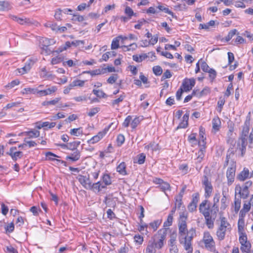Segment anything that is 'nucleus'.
I'll use <instances>...</instances> for the list:
<instances>
[{
	"label": "nucleus",
	"mask_w": 253,
	"mask_h": 253,
	"mask_svg": "<svg viewBox=\"0 0 253 253\" xmlns=\"http://www.w3.org/2000/svg\"><path fill=\"white\" fill-rule=\"evenodd\" d=\"M219 193H215L213 198V204L211 206L210 202L205 200L199 205V211L205 217V223L209 229H212L218 211L217 204L220 199Z\"/></svg>",
	"instance_id": "f257e3e1"
},
{
	"label": "nucleus",
	"mask_w": 253,
	"mask_h": 253,
	"mask_svg": "<svg viewBox=\"0 0 253 253\" xmlns=\"http://www.w3.org/2000/svg\"><path fill=\"white\" fill-rule=\"evenodd\" d=\"M179 241L183 245L184 249L188 253L193 252V248L191 242L195 233V230L192 229L189 231L187 230L186 221H180L178 224Z\"/></svg>",
	"instance_id": "f03ea898"
},
{
	"label": "nucleus",
	"mask_w": 253,
	"mask_h": 253,
	"mask_svg": "<svg viewBox=\"0 0 253 253\" xmlns=\"http://www.w3.org/2000/svg\"><path fill=\"white\" fill-rule=\"evenodd\" d=\"M167 229L166 228L161 229L158 232L156 236H158V239L156 241H149L145 249V253H156L157 249H161L164 245V241L167 236Z\"/></svg>",
	"instance_id": "7ed1b4c3"
},
{
	"label": "nucleus",
	"mask_w": 253,
	"mask_h": 253,
	"mask_svg": "<svg viewBox=\"0 0 253 253\" xmlns=\"http://www.w3.org/2000/svg\"><path fill=\"white\" fill-rule=\"evenodd\" d=\"M250 119L249 117H247L243 127L241 138L238 143V147H239V149L241 151L242 156H244L246 151V147L247 145V139L250 129Z\"/></svg>",
	"instance_id": "20e7f679"
},
{
	"label": "nucleus",
	"mask_w": 253,
	"mask_h": 253,
	"mask_svg": "<svg viewBox=\"0 0 253 253\" xmlns=\"http://www.w3.org/2000/svg\"><path fill=\"white\" fill-rule=\"evenodd\" d=\"M201 247L210 252L215 251V243L209 231H205L202 239L200 242Z\"/></svg>",
	"instance_id": "39448f33"
},
{
	"label": "nucleus",
	"mask_w": 253,
	"mask_h": 253,
	"mask_svg": "<svg viewBox=\"0 0 253 253\" xmlns=\"http://www.w3.org/2000/svg\"><path fill=\"white\" fill-rule=\"evenodd\" d=\"M239 240L241 244L240 250L242 253H250L251 244L248 240L247 235L242 233V235H239Z\"/></svg>",
	"instance_id": "423d86ee"
},
{
	"label": "nucleus",
	"mask_w": 253,
	"mask_h": 253,
	"mask_svg": "<svg viewBox=\"0 0 253 253\" xmlns=\"http://www.w3.org/2000/svg\"><path fill=\"white\" fill-rule=\"evenodd\" d=\"M113 123L111 124L108 126L106 127L103 131H100L98 134L93 136L91 139L87 140V142L88 144H93L99 141L106 134Z\"/></svg>",
	"instance_id": "0eeeda50"
},
{
	"label": "nucleus",
	"mask_w": 253,
	"mask_h": 253,
	"mask_svg": "<svg viewBox=\"0 0 253 253\" xmlns=\"http://www.w3.org/2000/svg\"><path fill=\"white\" fill-rule=\"evenodd\" d=\"M9 17L13 20L17 22L21 25H31L35 24L33 20L29 18H27L24 16L22 17H18L16 16L10 15Z\"/></svg>",
	"instance_id": "6e6552de"
},
{
	"label": "nucleus",
	"mask_w": 253,
	"mask_h": 253,
	"mask_svg": "<svg viewBox=\"0 0 253 253\" xmlns=\"http://www.w3.org/2000/svg\"><path fill=\"white\" fill-rule=\"evenodd\" d=\"M203 184L205 188V196L206 198H209L212 193L213 188L211 182L209 180L207 176H205L203 181Z\"/></svg>",
	"instance_id": "1a4fd4ad"
},
{
	"label": "nucleus",
	"mask_w": 253,
	"mask_h": 253,
	"mask_svg": "<svg viewBox=\"0 0 253 253\" xmlns=\"http://www.w3.org/2000/svg\"><path fill=\"white\" fill-rule=\"evenodd\" d=\"M235 171L236 165L235 163L233 162L231 167L228 168L226 172V176L228 179V183L229 184H231L234 181Z\"/></svg>",
	"instance_id": "9d476101"
},
{
	"label": "nucleus",
	"mask_w": 253,
	"mask_h": 253,
	"mask_svg": "<svg viewBox=\"0 0 253 253\" xmlns=\"http://www.w3.org/2000/svg\"><path fill=\"white\" fill-rule=\"evenodd\" d=\"M196 82L194 78L185 79L182 83L181 87L186 91H189L194 86Z\"/></svg>",
	"instance_id": "9b49d317"
},
{
	"label": "nucleus",
	"mask_w": 253,
	"mask_h": 253,
	"mask_svg": "<svg viewBox=\"0 0 253 253\" xmlns=\"http://www.w3.org/2000/svg\"><path fill=\"white\" fill-rule=\"evenodd\" d=\"M237 194L240 195V198L245 199L249 194V191L248 188L243 185L242 187L237 185L235 187V195H236Z\"/></svg>",
	"instance_id": "f8f14e48"
},
{
	"label": "nucleus",
	"mask_w": 253,
	"mask_h": 253,
	"mask_svg": "<svg viewBox=\"0 0 253 253\" xmlns=\"http://www.w3.org/2000/svg\"><path fill=\"white\" fill-rule=\"evenodd\" d=\"M78 180L82 185L86 189L90 188L91 184V181L89 177H86L84 175H79L78 177Z\"/></svg>",
	"instance_id": "ddd939ff"
},
{
	"label": "nucleus",
	"mask_w": 253,
	"mask_h": 253,
	"mask_svg": "<svg viewBox=\"0 0 253 253\" xmlns=\"http://www.w3.org/2000/svg\"><path fill=\"white\" fill-rule=\"evenodd\" d=\"M205 149L206 147H201L198 152L196 153L195 155L196 158L194 159V160L195 163L196 164L201 163L203 161V158L205 157Z\"/></svg>",
	"instance_id": "4468645a"
},
{
	"label": "nucleus",
	"mask_w": 253,
	"mask_h": 253,
	"mask_svg": "<svg viewBox=\"0 0 253 253\" xmlns=\"http://www.w3.org/2000/svg\"><path fill=\"white\" fill-rule=\"evenodd\" d=\"M228 191V189L227 188H224L222 190L223 197L221 200L220 209L223 210H225L227 206L228 201H227V195Z\"/></svg>",
	"instance_id": "2eb2a0df"
},
{
	"label": "nucleus",
	"mask_w": 253,
	"mask_h": 253,
	"mask_svg": "<svg viewBox=\"0 0 253 253\" xmlns=\"http://www.w3.org/2000/svg\"><path fill=\"white\" fill-rule=\"evenodd\" d=\"M103 188H105V185H104L101 181H98L97 182L93 184L91 182L90 186L88 189L91 190L95 192H99Z\"/></svg>",
	"instance_id": "dca6fc26"
},
{
	"label": "nucleus",
	"mask_w": 253,
	"mask_h": 253,
	"mask_svg": "<svg viewBox=\"0 0 253 253\" xmlns=\"http://www.w3.org/2000/svg\"><path fill=\"white\" fill-rule=\"evenodd\" d=\"M245 217L239 215V219L238 221V229L239 235L242 234H246L244 232L245 227Z\"/></svg>",
	"instance_id": "f3484780"
},
{
	"label": "nucleus",
	"mask_w": 253,
	"mask_h": 253,
	"mask_svg": "<svg viewBox=\"0 0 253 253\" xmlns=\"http://www.w3.org/2000/svg\"><path fill=\"white\" fill-rule=\"evenodd\" d=\"M81 157V153L78 150H76L70 155L67 156L66 160H70L72 162H76L78 161Z\"/></svg>",
	"instance_id": "a211bd4d"
},
{
	"label": "nucleus",
	"mask_w": 253,
	"mask_h": 253,
	"mask_svg": "<svg viewBox=\"0 0 253 253\" xmlns=\"http://www.w3.org/2000/svg\"><path fill=\"white\" fill-rule=\"evenodd\" d=\"M189 114L187 113L185 114L183 117L182 121L179 123L177 126L176 129L179 128H185L188 125Z\"/></svg>",
	"instance_id": "6ab92c4d"
},
{
	"label": "nucleus",
	"mask_w": 253,
	"mask_h": 253,
	"mask_svg": "<svg viewBox=\"0 0 253 253\" xmlns=\"http://www.w3.org/2000/svg\"><path fill=\"white\" fill-rule=\"evenodd\" d=\"M210 93V89L208 87L204 88L202 90L199 89H194L193 90V95L200 98L203 96L206 95Z\"/></svg>",
	"instance_id": "aec40b11"
},
{
	"label": "nucleus",
	"mask_w": 253,
	"mask_h": 253,
	"mask_svg": "<svg viewBox=\"0 0 253 253\" xmlns=\"http://www.w3.org/2000/svg\"><path fill=\"white\" fill-rule=\"evenodd\" d=\"M204 128L202 126H201L199 128V135L200 136V138L199 141V144L201 147H206V142H205V140H206V137H205L204 136Z\"/></svg>",
	"instance_id": "412c9836"
},
{
	"label": "nucleus",
	"mask_w": 253,
	"mask_h": 253,
	"mask_svg": "<svg viewBox=\"0 0 253 253\" xmlns=\"http://www.w3.org/2000/svg\"><path fill=\"white\" fill-rule=\"evenodd\" d=\"M251 207L249 203H248L247 202H245L242 209L239 212V215L240 216L245 217L246 214L250 211Z\"/></svg>",
	"instance_id": "4be33fe9"
},
{
	"label": "nucleus",
	"mask_w": 253,
	"mask_h": 253,
	"mask_svg": "<svg viewBox=\"0 0 253 253\" xmlns=\"http://www.w3.org/2000/svg\"><path fill=\"white\" fill-rule=\"evenodd\" d=\"M28 138H37L40 136V132L39 130L32 129L31 130L25 131L24 132Z\"/></svg>",
	"instance_id": "5701e85b"
},
{
	"label": "nucleus",
	"mask_w": 253,
	"mask_h": 253,
	"mask_svg": "<svg viewBox=\"0 0 253 253\" xmlns=\"http://www.w3.org/2000/svg\"><path fill=\"white\" fill-rule=\"evenodd\" d=\"M117 171L122 175H127L126 165L125 162L121 163L116 168Z\"/></svg>",
	"instance_id": "b1692460"
},
{
	"label": "nucleus",
	"mask_w": 253,
	"mask_h": 253,
	"mask_svg": "<svg viewBox=\"0 0 253 253\" xmlns=\"http://www.w3.org/2000/svg\"><path fill=\"white\" fill-rule=\"evenodd\" d=\"M249 170L244 168V169L238 175L237 179L240 181H244L249 177Z\"/></svg>",
	"instance_id": "393cba45"
},
{
	"label": "nucleus",
	"mask_w": 253,
	"mask_h": 253,
	"mask_svg": "<svg viewBox=\"0 0 253 253\" xmlns=\"http://www.w3.org/2000/svg\"><path fill=\"white\" fill-rule=\"evenodd\" d=\"M226 231V228L219 227L216 231V236L219 240L221 241L224 239Z\"/></svg>",
	"instance_id": "a878e982"
},
{
	"label": "nucleus",
	"mask_w": 253,
	"mask_h": 253,
	"mask_svg": "<svg viewBox=\"0 0 253 253\" xmlns=\"http://www.w3.org/2000/svg\"><path fill=\"white\" fill-rule=\"evenodd\" d=\"M146 159V155L144 153L138 154L133 160L134 163L142 165L144 163Z\"/></svg>",
	"instance_id": "bb28decb"
},
{
	"label": "nucleus",
	"mask_w": 253,
	"mask_h": 253,
	"mask_svg": "<svg viewBox=\"0 0 253 253\" xmlns=\"http://www.w3.org/2000/svg\"><path fill=\"white\" fill-rule=\"evenodd\" d=\"M220 121L218 117L214 118L212 120V129L215 132L219 130L220 127Z\"/></svg>",
	"instance_id": "cd10ccee"
},
{
	"label": "nucleus",
	"mask_w": 253,
	"mask_h": 253,
	"mask_svg": "<svg viewBox=\"0 0 253 253\" xmlns=\"http://www.w3.org/2000/svg\"><path fill=\"white\" fill-rule=\"evenodd\" d=\"M162 222V219H157L154 220L153 222H151L149 223V228H151L153 229V231H156L160 225L161 224Z\"/></svg>",
	"instance_id": "c85d7f7f"
},
{
	"label": "nucleus",
	"mask_w": 253,
	"mask_h": 253,
	"mask_svg": "<svg viewBox=\"0 0 253 253\" xmlns=\"http://www.w3.org/2000/svg\"><path fill=\"white\" fill-rule=\"evenodd\" d=\"M7 154L10 156L14 161H16L18 159H20L23 156V153L21 151H17L14 153L7 152Z\"/></svg>",
	"instance_id": "c756f323"
},
{
	"label": "nucleus",
	"mask_w": 253,
	"mask_h": 253,
	"mask_svg": "<svg viewBox=\"0 0 253 253\" xmlns=\"http://www.w3.org/2000/svg\"><path fill=\"white\" fill-rule=\"evenodd\" d=\"M157 146L158 145L155 142H151L148 145H145L144 149L147 151H150L153 152L154 151L157 150Z\"/></svg>",
	"instance_id": "7c9ffc66"
},
{
	"label": "nucleus",
	"mask_w": 253,
	"mask_h": 253,
	"mask_svg": "<svg viewBox=\"0 0 253 253\" xmlns=\"http://www.w3.org/2000/svg\"><path fill=\"white\" fill-rule=\"evenodd\" d=\"M101 179L102 180V182L101 183H103L104 185H105V188L107 186L110 185L112 183L110 176L108 174H104Z\"/></svg>",
	"instance_id": "2f4dec72"
},
{
	"label": "nucleus",
	"mask_w": 253,
	"mask_h": 253,
	"mask_svg": "<svg viewBox=\"0 0 253 253\" xmlns=\"http://www.w3.org/2000/svg\"><path fill=\"white\" fill-rule=\"evenodd\" d=\"M92 93L100 98H106L108 97V95L102 90L93 89Z\"/></svg>",
	"instance_id": "473e14b6"
},
{
	"label": "nucleus",
	"mask_w": 253,
	"mask_h": 253,
	"mask_svg": "<svg viewBox=\"0 0 253 253\" xmlns=\"http://www.w3.org/2000/svg\"><path fill=\"white\" fill-rule=\"evenodd\" d=\"M241 200L240 198H237L235 195L234 203V211L236 213H238L241 208Z\"/></svg>",
	"instance_id": "72a5a7b5"
},
{
	"label": "nucleus",
	"mask_w": 253,
	"mask_h": 253,
	"mask_svg": "<svg viewBox=\"0 0 253 253\" xmlns=\"http://www.w3.org/2000/svg\"><path fill=\"white\" fill-rule=\"evenodd\" d=\"M126 98V95L125 93H123L119 97L116 99L113 100L112 101V105L115 107L116 105L119 106L120 102H122L124 99Z\"/></svg>",
	"instance_id": "f704fd0d"
},
{
	"label": "nucleus",
	"mask_w": 253,
	"mask_h": 253,
	"mask_svg": "<svg viewBox=\"0 0 253 253\" xmlns=\"http://www.w3.org/2000/svg\"><path fill=\"white\" fill-rule=\"evenodd\" d=\"M85 82V81L75 80L70 83L71 86H72L73 88L76 86L83 87L84 85Z\"/></svg>",
	"instance_id": "c9c22d12"
},
{
	"label": "nucleus",
	"mask_w": 253,
	"mask_h": 253,
	"mask_svg": "<svg viewBox=\"0 0 253 253\" xmlns=\"http://www.w3.org/2000/svg\"><path fill=\"white\" fill-rule=\"evenodd\" d=\"M177 233L174 231L170 233V239L168 241V244H176Z\"/></svg>",
	"instance_id": "e433bc0d"
},
{
	"label": "nucleus",
	"mask_w": 253,
	"mask_h": 253,
	"mask_svg": "<svg viewBox=\"0 0 253 253\" xmlns=\"http://www.w3.org/2000/svg\"><path fill=\"white\" fill-rule=\"evenodd\" d=\"M147 57V56L145 54L139 55L135 54L132 56V59L135 62L140 63L146 58Z\"/></svg>",
	"instance_id": "4c0bfd02"
},
{
	"label": "nucleus",
	"mask_w": 253,
	"mask_h": 253,
	"mask_svg": "<svg viewBox=\"0 0 253 253\" xmlns=\"http://www.w3.org/2000/svg\"><path fill=\"white\" fill-rule=\"evenodd\" d=\"M239 33L237 32V30L236 29H233L231 30L228 34L227 36L225 38V41L226 42H229L233 36L235 35H238Z\"/></svg>",
	"instance_id": "58836bf2"
},
{
	"label": "nucleus",
	"mask_w": 253,
	"mask_h": 253,
	"mask_svg": "<svg viewBox=\"0 0 253 253\" xmlns=\"http://www.w3.org/2000/svg\"><path fill=\"white\" fill-rule=\"evenodd\" d=\"M45 156L46 157L47 160L52 161H56V160H57V159H55V157H56V158L60 157L59 156H58L50 152H48L46 153Z\"/></svg>",
	"instance_id": "ea45409f"
},
{
	"label": "nucleus",
	"mask_w": 253,
	"mask_h": 253,
	"mask_svg": "<svg viewBox=\"0 0 253 253\" xmlns=\"http://www.w3.org/2000/svg\"><path fill=\"white\" fill-rule=\"evenodd\" d=\"M225 99L222 97H220L219 98V100L217 102V110L218 112H221V111H222V107H223V106L224 105V104H225Z\"/></svg>",
	"instance_id": "a19ab883"
},
{
	"label": "nucleus",
	"mask_w": 253,
	"mask_h": 253,
	"mask_svg": "<svg viewBox=\"0 0 253 253\" xmlns=\"http://www.w3.org/2000/svg\"><path fill=\"white\" fill-rule=\"evenodd\" d=\"M170 253H179V250L176 244H168Z\"/></svg>",
	"instance_id": "79ce46f5"
},
{
	"label": "nucleus",
	"mask_w": 253,
	"mask_h": 253,
	"mask_svg": "<svg viewBox=\"0 0 253 253\" xmlns=\"http://www.w3.org/2000/svg\"><path fill=\"white\" fill-rule=\"evenodd\" d=\"M153 72L156 76H160L163 73V69L160 66H155L153 67Z\"/></svg>",
	"instance_id": "37998d69"
},
{
	"label": "nucleus",
	"mask_w": 253,
	"mask_h": 253,
	"mask_svg": "<svg viewBox=\"0 0 253 253\" xmlns=\"http://www.w3.org/2000/svg\"><path fill=\"white\" fill-rule=\"evenodd\" d=\"M4 229L6 231V233H12L14 230V224L13 222H11L8 224L7 225L4 226Z\"/></svg>",
	"instance_id": "c03bdc74"
},
{
	"label": "nucleus",
	"mask_w": 253,
	"mask_h": 253,
	"mask_svg": "<svg viewBox=\"0 0 253 253\" xmlns=\"http://www.w3.org/2000/svg\"><path fill=\"white\" fill-rule=\"evenodd\" d=\"M37 89H38V88H30V87L25 88L23 89V94H24V93H26V94L32 93L34 94H37Z\"/></svg>",
	"instance_id": "a18cd8bd"
},
{
	"label": "nucleus",
	"mask_w": 253,
	"mask_h": 253,
	"mask_svg": "<svg viewBox=\"0 0 253 253\" xmlns=\"http://www.w3.org/2000/svg\"><path fill=\"white\" fill-rule=\"evenodd\" d=\"M44 26L47 28H50L53 31H55L57 30V25L56 23H52L51 22H48L44 24Z\"/></svg>",
	"instance_id": "49530a36"
},
{
	"label": "nucleus",
	"mask_w": 253,
	"mask_h": 253,
	"mask_svg": "<svg viewBox=\"0 0 253 253\" xmlns=\"http://www.w3.org/2000/svg\"><path fill=\"white\" fill-rule=\"evenodd\" d=\"M119 40L118 37L113 39L111 43V48L112 49H117L119 47Z\"/></svg>",
	"instance_id": "de8ad7c7"
},
{
	"label": "nucleus",
	"mask_w": 253,
	"mask_h": 253,
	"mask_svg": "<svg viewBox=\"0 0 253 253\" xmlns=\"http://www.w3.org/2000/svg\"><path fill=\"white\" fill-rule=\"evenodd\" d=\"M173 221V216L171 215H169L168 216L167 219L164 223V227H169L172 225Z\"/></svg>",
	"instance_id": "09e8293b"
},
{
	"label": "nucleus",
	"mask_w": 253,
	"mask_h": 253,
	"mask_svg": "<svg viewBox=\"0 0 253 253\" xmlns=\"http://www.w3.org/2000/svg\"><path fill=\"white\" fill-rule=\"evenodd\" d=\"M70 133L71 135L78 136L82 134V130L81 128H73L70 130Z\"/></svg>",
	"instance_id": "8fccbe9b"
},
{
	"label": "nucleus",
	"mask_w": 253,
	"mask_h": 253,
	"mask_svg": "<svg viewBox=\"0 0 253 253\" xmlns=\"http://www.w3.org/2000/svg\"><path fill=\"white\" fill-rule=\"evenodd\" d=\"M134 240L135 243L141 245L143 242V237L139 234H136L134 236Z\"/></svg>",
	"instance_id": "3c124183"
},
{
	"label": "nucleus",
	"mask_w": 253,
	"mask_h": 253,
	"mask_svg": "<svg viewBox=\"0 0 253 253\" xmlns=\"http://www.w3.org/2000/svg\"><path fill=\"white\" fill-rule=\"evenodd\" d=\"M118 78V75L117 74H113L107 79V82L110 84H113L116 82Z\"/></svg>",
	"instance_id": "603ef678"
},
{
	"label": "nucleus",
	"mask_w": 253,
	"mask_h": 253,
	"mask_svg": "<svg viewBox=\"0 0 253 253\" xmlns=\"http://www.w3.org/2000/svg\"><path fill=\"white\" fill-rule=\"evenodd\" d=\"M100 111V108L99 107H95L93 108H91L89 110V112L87 113V115L89 117H93L96 114H97Z\"/></svg>",
	"instance_id": "864d4df0"
},
{
	"label": "nucleus",
	"mask_w": 253,
	"mask_h": 253,
	"mask_svg": "<svg viewBox=\"0 0 253 253\" xmlns=\"http://www.w3.org/2000/svg\"><path fill=\"white\" fill-rule=\"evenodd\" d=\"M125 138L124 135L120 134L118 135L117 142L118 145L121 146L125 142Z\"/></svg>",
	"instance_id": "5fc2aeb1"
},
{
	"label": "nucleus",
	"mask_w": 253,
	"mask_h": 253,
	"mask_svg": "<svg viewBox=\"0 0 253 253\" xmlns=\"http://www.w3.org/2000/svg\"><path fill=\"white\" fill-rule=\"evenodd\" d=\"M62 11L60 9H58L55 11L54 17L57 20L61 21L62 17Z\"/></svg>",
	"instance_id": "6e6d98bb"
},
{
	"label": "nucleus",
	"mask_w": 253,
	"mask_h": 253,
	"mask_svg": "<svg viewBox=\"0 0 253 253\" xmlns=\"http://www.w3.org/2000/svg\"><path fill=\"white\" fill-rule=\"evenodd\" d=\"M125 13L127 15L128 17H129L130 18L132 16L135 15V13L133 12L132 9L129 6H126V7Z\"/></svg>",
	"instance_id": "4d7b16f0"
},
{
	"label": "nucleus",
	"mask_w": 253,
	"mask_h": 253,
	"mask_svg": "<svg viewBox=\"0 0 253 253\" xmlns=\"http://www.w3.org/2000/svg\"><path fill=\"white\" fill-rule=\"evenodd\" d=\"M196 133H191L190 135H189L188 137V140L191 143L195 144L197 142L196 139Z\"/></svg>",
	"instance_id": "13d9d810"
},
{
	"label": "nucleus",
	"mask_w": 253,
	"mask_h": 253,
	"mask_svg": "<svg viewBox=\"0 0 253 253\" xmlns=\"http://www.w3.org/2000/svg\"><path fill=\"white\" fill-rule=\"evenodd\" d=\"M160 187L163 191L165 192L166 190H169L170 185L168 183L164 181L163 183L160 185Z\"/></svg>",
	"instance_id": "bf43d9fd"
},
{
	"label": "nucleus",
	"mask_w": 253,
	"mask_h": 253,
	"mask_svg": "<svg viewBox=\"0 0 253 253\" xmlns=\"http://www.w3.org/2000/svg\"><path fill=\"white\" fill-rule=\"evenodd\" d=\"M20 84V81L18 80H15L12 81L11 83H9L6 87L8 88H11L15 85H18Z\"/></svg>",
	"instance_id": "052dcab7"
},
{
	"label": "nucleus",
	"mask_w": 253,
	"mask_h": 253,
	"mask_svg": "<svg viewBox=\"0 0 253 253\" xmlns=\"http://www.w3.org/2000/svg\"><path fill=\"white\" fill-rule=\"evenodd\" d=\"M140 122L138 117H135L132 121L131 120V126L132 129L135 128Z\"/></svg>",
	"instance_id": "680f3d73"
},
{
	"label": "nucleus",
	"mask_w": 253,
	"mask_h": 253,
	"mask_svg": "<svg viewBox=\"0 0 253 253\" xmlns=\"http://www.w3.org/2000/svg\"><path fill=\"white\" fill-rule=\"evenodd\" d=\"M132 120V117L130 116H128L125 120L123 125L124 127H127L129 126L131 121Z\"/></svg>",
	"instance_id": "e2e57ef3"
},
{
	"label": "nucleus",
	"mask_w": 253,
	"mask_h": 253,
	"mask_svg": "<svg viewBox=\"0 0 253 253\" xmlns=\"http://www.w3.org/2000/svg\"><path fill=\"white\" fill-rule=\"evenodd\" d=\"M184 91V90L181 87L177 90L176 93V98L177 100L179 101L181 99V96Z\"/></svg>",
	"instance_id": "0e129e2a"
},
{
	"label": "nucleus",
	"mask_w": 253,
	"mask_h": 253,
	"mask_svg": "<svg viewBox=\"0 0 253 253\" xmlns=\"http://www.w3.org/2000/svg\"><path fill=\"white\" fill-rule=\"evenodd\" d=\"M72 20L74 21H78L79 22H82L84 20V18L83 16L80 15L79 14H73Z\"/></svg>",
	"instance_id": "69168bd1"
},
{
	"label": "nucleus",
	"mask_w": 253,
	"mask_h": 253,
	"mask_svg": "<svg viewBox=\"0 0 253 253\" xmlns=\"http://www.w3.org/2000/svg\"><path fill=\"white\" fill-rule=\"evenodd\" d=\"M229 225V224L227 221V220L225 217L221 218V223L219 227L225 228L227 229V226Z\"/></svg>",
	"instance_id": "338daca9"
},
{
	"label": "nucleus",
	"mask_w": 253,
	"mask_h": 253,
	"mask_svg": "<svg viewBox=\"0 0 253 253\" xmlns=\"http://www.w3.org/2000/svg\"><path fill=\"white\" fill-rule=\"evenodd\" d=\"M30 67H27L26 66H25L23 68H21L20 69H17V71L21 74H24L27 72L28 71L30 70Z\"/></svg>",
	"instance_id": "774afa93"
}]
</instances>
